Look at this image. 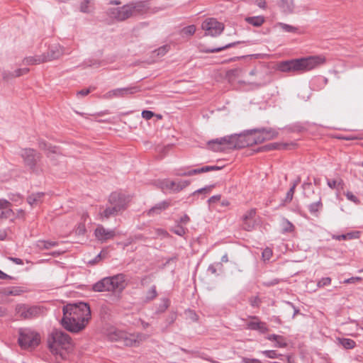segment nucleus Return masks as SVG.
<instances>
[{
  "mask_svg": "<svg viewBox=\"0 0 363 363\" xmlns=\"http://www.w3.org/2000/svg\"><path fill=\"white\" fill-rule=\"evenodd\" d=\"M62 313V326L74 333L84 330L91 316L90 307L84 302L68 303L63 306Z\"/></svg>",
  "mask_w": 363,
  "mask_h": 363,
  "instance_id": "nucleus-1",
  "label": "nucleus"
},
{
  "mask_svg": "<svg viewBox=\"0 0 363 363\" xmlns=\"http://www.w3.org/2000/svg\"><path fill=\"white\" fill-rule=\"evenodd\" d=\"M326 62L324 55H311L279 62L277 69L282 72L303 73L314 69Z\"/></svg>",
  "mask_w": 363,
  "mask_h": 363,
  "instance_id": "nucleus-2",
  "label": "nucleus"
},
{
  "mask_svg": "<svg viewBox=\"0 0 363 363\" xmlns=\"http://www.w3.org/2000/svg\"><path fill=\"white\" fill-rule=\"evenodd\" d=\"M147 4L143 1H131L120 7L110 8L107 10V16L117 21H123L126 19L140 15L146 12Z\"/></svg>",
  "mask_w": 363,
  "mask_h": 363,
  "instance_id": "nucleus-3",
  "label": "nucleus"
},
{
  "mask_svg": "<svg viewBox=\"0 0 363 363\" xmlns=\"http://www.w3.org/2000/svg\"><path fill=\"white\" fill-rule=\"evenodd\" d=\"M48 345L50 352L59 354L62 359L73 350L70 336L62 330H53L48 337Z\"/></svg>",
  "mask_w": 363,
  "mask_h": 363,
  "instance_id": "nucleus-4",
  "label": "nucleus"
},
{
  "mask_svg": "<svg viewBox=\"0 0 363 363\" xmlns=\"http://www.w3.org/2000/svg\"><path fill=\"white\" fill-rule=\"evenodd\" d=\"M125 286V276L121 273L100 279L93 284L92 290L96 292H121Z\"/></svg>",
  "mask_w": 363,
  "mask_h": 363,
  "instance_id": "nucleus-5",
  "label": "nucleus"
},
{
  "mask_svg": "<svg viewBox=\"0 0 363 363\" xmlns=\"http://www.w3.org/2000/svg\"><path fill=\"white\" fill-rule=\"evenodd\" d=\"M128 198L122 193L112 192L108 197L110 206L106 207L101 216L106 218L116 216L120 212L125 211L128 207Z\"/></svg>",
  "mask_w": 363,
  "mask_h": 363,
  "instance_id": "nucleus-6",
  "label": "nucleus"
},
{
  "mask_svg": "<svg viewBox=\"0 0 363 363\" xmlns=\"http://www.w3.org/2000/svg\"><path fill=\"white\" fill-rule=\"evenodd\" d=\"M45 313V308L38 305L18 303L15 306V315L21 320L38 318Z\"/></svg>",
  "mask_w": 363,
  "mask_h": 363,
  "instance_id": "nucleus-7",
  "label": "nucleus"
},
{
  "mask_svg": "<svg viewBox=\"0 0 363 363\" xmlns=\"http://www.w3.org/2000/svg\"><path fill=\"white\" fill-rule=\"evenodd\" d=\"M18 342L22 349H33L40 344V336L38 332L31 328H20Z\"/></svg>",
  "mask_w": 363,
  "mask_h": 363,
  "instance_id": "nucleus-8",
  "label": "nucleus"
},
{
  "mask_svg": "<svg viewBox=\"0 0 363 363\" xmlns=\"http://www.w3.org/2000/svg\"><path fill=\"white\" fill-rule=\"evenodd\" d=\"M234 138L233 135H226L208 140L206 144L208 148L213 152H224L226 149H235Z\"/></svg>",
  "mask_w": 363,
  "mask_h": 363,
  "instance_id": "nucleus-9",
  "label": "nucleus"
},
{
  "mask_svg": "<svg viewBox=\"0 0 363 363\" xmlns=\"http://www.w3.org/2000/svg\"><path fill=\"white\" fill-rule=\"evenodd\" d=\"M201 28L205 30L206 35L216 37L220 35L223 31L224 25L216 18H209L202 23Z\"/></svg>",
  "mask_w": 363,
  "mask_h": 363,
  "instance_id": "nucleus-10",
  "label": "nucleus"
},
{
  "mask_svg": "<svg viewBox=\"0 0 363 363\" xmlns=\"http://www.w3.org/2000/svg\"><path fill=\"white\" fill-rule=\"evenodd\" d=\"M250 130H245L240 134H234L235 137V149H241L248 146H252L256 145V140H255L254 131L249 132Z\"/></svg>",
  "mask_w": 363,
  "mask_h": 363,
  "instance_id": "nucleus-11",
  "label": "nucleus"
},
{
  "mask_svg": "<svg viewBox=\"0 0 363 363\" xmlns=\"http://www.w3.org/2000/svg\"><path fill=\"white\" fill-rule=\"evenodd\" d=\"M21 156L23 158L25 164L29 167L32 170L35 169L37 163L42 157L41 154L33 148L23 149Z\"/></svg>",
  "mask_w": 363,
  "mask_h": 363,
  "instance_id": "nucleus-12",
  "label": "nucleus"
},
{
  "mask_svg": "<svg viewBox=\"0 0 363 363\" xmlns=\"http://www.w3.org/2000/svg\"><path fill=\"white\" fill-rule=\"evenodd\" d=\"M140 91L139 86H133L123 88H118L108 91L106 94V98H124L134 94Z\"/></svg>",
  "mask_w": 363,
  "mask_h": 363,
  "instance_id": "nucleus-13",
  "label": "nucleus"
},
{
  "mask_svg": "<svg viewBox=\"0 0 363 363\" xmlns=\"http://www.w3.org/2000/svg\"><path fill=\"white\" fill-rule=\"evenodd\" d=\"M94 235L97 240L105 242L108 240L113 239L116 235V233L114 230L106 229L103 225H99L95 229Z\"/></svg>",
  "mask_w": 363,
  "mask_h": 363,
  "instance_id": "nucleus-14",
  "label": "nucleus"
},
{
  "mask_svg": "<svg viewBox=\"0 0 363 363\" xmlns=\"http://www.w3.org/2000/svg\"><path fill=\"white\" fill-rule=\"evenodd\" d=\"M63 54V50L59 45H54L50 47L46 53L42 54L44 62H50L60 58Z\"/></svg>",
  "mask_w": 363,
  "mask_h": 363,
  "instance_id": "nucleus-15",
  "label": "nucleus"
},
{
  "mask_svg": "<svg viewBox=\"0 0 363 363\" xmlns=\"http://www.w3.org/2000/svg\"><path fill=\"white\" fill-rule=\"evenodd\" d=\"M250 318L254 320L247 323V329L251 330H257L259 331L261 333H265L268 331V328L267 327L266 323L260 321L257 316H250Z\"/></svg>",
  "mask_w": 363,
  "mask_h": 363,
  "instance_id": "nucleus-16",
  "label": "nucleus"
},
{
  "mask_svg": "<svg viewBox=\"0 0 363 363\" xmlns=\"http://www.w3.org/2000/svg\"><path fill=\"white\" fill-rule=\"evenodd\" d=\"M295 145L294 143H272L260 147H258L256 152H267L273 150H288Z\"/></svg>",
  "mask_w": 363,
  "mask_h": 363,
  "instance_id": "nucleus-17",
  "label": "nucleus"
},
{
  "mask_svg": "<svg viewBox=\"0 0 363 363\" xmlns=\"http://www.w3.org/2000/svg\"><path fill=\"white\" fill-rule=\"evenodd\" d=\"M11 203L6 199H0V218L7 219L14 215L11 208Z\"/></svg>",
  "mask_w": 363,
  "mask_h": 363,
  "instance_id": "nucleus-18",
  "label": "nucleus"
},
{
  "mask_svg": "<svg viewBox=\"0 0 363 363\" xmlns=\"http://www.w3.org/2000/svg\"><path fill=\"white\" fill-rule=\"evenodd\" d=\"M170 206V202L168 201H163L152 206L147 211L148 216H154L155 215L160 214L162 211L167 209Z\"/></svg>",
  "mask_w": 363,
  "mask_h": 363,
  "instance_id": "nucleus-19",
  "label": "nucleus"
},
{
  "mask_svg": "<svg viewBox=\"0 0 363 363\" xmlns=\"http://www.w3.org/2000/svg\"><path fill=\"white\" fill-rule=\"evenodd\" d=\"M38 147L40 150L45 151V154L48 157L51 156V154H60L57 147L52 146L50 144H48L46 141L41 139L38 140Z\"/></svg>",
  "mask_w": 363,
  "mask_h": 363,
  "instance_id": "nucleus-20",
  "label": "nucleus"
},
{
  "mask_svg": "<svg viewBox=\"0 0 363 363\" xmlns=\"http://www.w3.org/2000/svg\"><path fill=\"white\" fill-rule=\"evenodd\" d=\"M252 131L259 132V133H262L264 135V138H265V140H270L274 138H276L279 135L278 131L272 128H255V129H251L249 132H252Z\"/></svg>",
  "mask_w": 363,
  "mask_h": 363,
  "instance_id": "nucleus-21",
  "label": "nucleus"
},
{
  "mask_svg": "<svg viewBox=\"0 0 363 363\" xmlns=\"http://www.w3.org/2000/svg\"><path fill=\"white\" fill-rule=\"evenodd\" d=\"M244 43H245V41H235V42L228 43V44H227L224 46H221V47L213 48H205L200 49V52H203V53L218 52L223 51L224 50H226L228 48L235 47L238 44Z\"/></svg>",
  "mask_w": 363,
  "mask_h": 363,
  "instance_id": "nucleus-22",
  "label": "nucleus"
},
{
  "mask_svg": "<svg viewBox=\"0 0 363 363\" xmlns=\"http://www.w3.org/2000/svg\"><path fill=\"white\" fill-rule=\"evenodd\" d=\"M336 343L337 345L342 346L345 350H352L356 347L354 340L346 337H336Z\"/></svg>",
  "mask_w": 363,
  "mask_h": 363,
  "instance_id": "nucleus-23",
  "label": "nucleus"
},
{
  "mask_svg": "<svg viewBox=\"0 0 363 363\" xmlns=\"http://www.w3.org/2000/svg\"><path fill=\"white\" fill-rule=\"evenodd\" d=\"M43 192L33 193L27 197V202L31 206H37L43 202Z\"/></svg>",
  "mask_w": 363,
  "mask_h": 363,
  "instance_id": "nucleus-24",
  "label": "nucleus"
},
{
  "mask_svg": "<svg viewBox=\"0 0 363 363\" xmlns=\"http://www.w3.org/2000/svg\"><path fill=\"white\" fill-rule=\"evenodd\" d=\"M267 339L270 341H275V346L277 347L283 348L287 346L285 338L281 335L271 334L267 336Z\"/></svg>",
  "mask_w": 363,
  "mask_h": 363,
  "instance_id": "nucleus-25",
  "label": "nucleus"
},
{
  "mask_svg": "<svg viewBox=\"0 0 363 363\" xmlns=\"http://www.w3.org/2000/svg\"><path fill=\"white\" fill-rule=\"evenodd\" d=\"M281 233H292L295 230V226L294 224L289 221L288 219L283 218L281 223Z\"/></svg>",
  "mask_w": 363,
  "mask_h": 363,
  "instance_id": "nucleus-26",
  "label": "nucleus"
},
{
  "mask_svg": "<svg viewBox=\"0 0 363 363\" xmlns=\"http://www.w3.org/2000/svg\"><path fill=\"white\" fill-rule=\"evenodd\" d=\"M279 6L284 12L291 13L294 9V0H279Z\"/></svg>",
  "mask_w": 363,
  "mask_h": 363,
  "instance_id": "nucleus-27",
  "label": "nucleus"
},
{
  "mask_svg": "<svg viewBox=\"0 0 363 363\" xmlns=\"http://www.w3.org/2000/svg\"><path fill=\"white\" fill-rule=\"evenodd\" d=\"M245 21L255 27L261 26L264 22V18L262 16H250L245 18Z\"/></svg>",
  "mask_w": 363,
  "mask_h": 363,
  "instance_id": "nucleus-28",
  "label": "nucleus"
},
{
  "mask_svg": "<svg viewBox=\"0 0 363 363\" xmlns=\"http://www.w3.org/2000/svg\"><path fill=\"white\" fill-rule=\"evenodd\" d=\"M23 63L27 65H39L44 62L42 55H35L25 57L23 60Z\"/></svg>",
  "mask_w": 363,
  "mask_h": 363,
  "instance_id": "nucleus-29",
  "label": "nucleus"
},
{
  "mask_svg": "<svg viewBox=\"0 0 363 363\" xmlns=\"http://www.w3.org/2000/svg\"><path fill=\"white\" fill-rule=\"evenodd\" d=\"M40 250H48L58 245V242L51 240H38L36 244Z\"/></svg>",
  "mask_w": 363,
  "mask_h": 363,
  "instance_id": "nucleus-30",
  "label": "nucleus"
},
{
  "mask_svg": "<svg viewBox=\"0 0 363 363\" xmlns=\"http://www.w3.org/2000/svg\"><path fill=\"white\" fill-rule=\"evenodd\" d=\"M322 208H323V203H322V201H321V197L318 194V201L311 203L308 206V211L311 214L315 215L318 212V211L320 209H321Z\"/></svg>",
  "mask_w": 363,
  "mask_h": 363,
  "instance_id": "nucleus-31",
  "label": "nucleus"
},
{
  "mask_svg": "<svg viewBox=\"0 0 363 363\" xmlns=\"http://www.w3.org/2000/svg\"><path fill=\"white\" fill-rule=\"evenodd\" d=\"M157 296V287L152 285L150 289L147 291L146 295L143 299L144 303H149L153 301Z\"/></svg>",
  "mask_w": 363,
  "mask_h": 363,
  "instance_id": "nucleus-32",
  "label": "nucleus"
},
{
  "mask_svg": "<svg viewBox=\"0 0 363 363\" xmlns=\"http://www.w3.org/2000/svg\"><path fill=\"white\" fill-rule=\"evenodd\" d=\"M262 353L263 354V355H264L267 358H270V359L278 358L280 360L284 359V355L277 352V351H276V350H264L262 352Z\"/></svg>",
  "mask_w": 363,
  "mask_h": 363,
  "instance_id": "nucleus-33",
  "label": "nucleus"
},
{
  "mask_svg": "<svg viewBox=\"0 0 363 363\" xmlns=\"http://www.w3.org/2000/svg\"><path fill=\"white\" fill-rule=\"evenodd\" d=\"M178 182L166 180L162 182V189L170 190L171 191L175 193L179 192V191H176L177 187Z\"/></svg>",
  "mask_w": 363,
  "mask_h": 363,
  "instance_id": "nucleus-34",
  "label": "nucleus"
},
{
  "mask_svg": "<svg viewBox=\"0 0 363 363\" xmlns=\"http://www.w3.org/2000/svg\"><path fill=\"white\" fill-rule=\"evenodd\" d=\"M196 30V28L194 25H190L183 28L180 33L182 36H191L195 33Z\"/></svg>",
  "mask_w": 363,
  "mask_h": 363,
  "instance_id": "nucleus-35",
  "label": "nucleus"
},
{
  "mask_svg": "<svg viewBox=\"0 0 363 363\" xmlns=\"http://www.w3.org/2000/svg\"><path fill=\"white\" fill-rule=\"evenodd\" d=\"M171 231L177 235L184 236L186 233L187 229L182 225L177 223L174 227L171 228Z\"/></svg>",
  "mask_w": 363,
  "mask_h": 363,
  "instance_id": "nucleus-36",
  "label": "nucleus"
},
{
  "mask_svg": "<svg viewBox=\"0 0 363 363\" xmlns=\"http://www.w3.org/2000/svg\"><path fill=\"white\" fill-rule=\"evenodd\" d=\"M294 192H295L294 186H291L290 187V189H289V191H287L284 199L281 201V205L284 206L286 203H289L293 199Z\"/></svg>",
  "mask_w": 363,
  "mask_h": 363,
  "instance_id": "nucleus-37",
  "label": "nucleus"
},
{
  "mask_svg": "<svg viewBox=\"0 0 363 363\" xmlns=\"http://www.w3.org/2000/svg\"><path fill=\"white\" fill-rule=\"evenodd\" d=\"M223 268V264L220 262H216L211 264L208 267V272L212 274H217L218 270L222 271Z\"/></svg>",
  "mask_w": 363,
  "mask_h": 363,
  "instance_id": "nucleus-38",
  "label": "nucleus"
},
{
  "mask_svg": "<svg viewBox=\"0 0 363 363\" xmlns=\"http://www.w3.org/2000/svg\"><path fill=\"white\" fill-rule=\"evenodd\" d=\"M189 169V167L175 169L174 171V174L179 177H190Z\"/></svg>",
  "mask_w": 363,
  "mask_h": 363,
  "instance_id": "nucleus-39",
  "label": "nucleus"
},
{
  "mask_svg": "<svg viewBox=\"0 0 363 363\" xmlns=\"http://www.w3.org/2000/svg\"><path fill=\"white\" fill-rule=\"evenodd\" d=\"M221 168H222L221 167L213 165V166H204L201 168H197V169L199 171V173L201 174V173L208 172L210 171L220 170V169H221Z\"/></svg>",
  "mask_w": 363,
  "mask_h": 363,
  "instance_id": "nucleus-40",
  "label": "nucleus"
},
{
  "mask_svg": "<svg viewBox=\"0 0 363 363\" xmlns=\"http://www.w3.org/2000/svg\"><path fill=\"white\" fill-rule=\"evenodd\" d=\"M327 184L330 189H337L340 185H343V181L341 179L338 181L335 179H328Z\"/></svg>",
  "mask_w": 363,
  "mask_h": 363,
  "instance_id": "nucleus-41",
  "label": "nucleus"
},
{
  "mask_svg": "<svg viewBox=\"0 0 363 363\" xmlns=\"http://www.w3.org/2000/svg\"><path fill=\"white\" fill-rule=\"evenodd\" d=\"M279 26L284 31L287 33H296L298 30L296 27L284 23H280Z\"/></svg>",
  "mask_w": 363,
  "mask_h": 363,
  "instance_id": "nucleus-42",
  "label": "nucleus"
},
{
  "mask_svg": "<svg viewBox=\"0 0 363 363\" xmlns=\"http://www.w3.org/2000/svg\"><path fill=\"white\" fill-rule=\"evenodd\" d=\"M89 4V0H83L80 4V11L84 13H90Z\"/></svg>",
  "mask_w": 363,
  "mask_h": 363,
  "instance_id": "nucleus-43",
  "label": "nucleus"
},
{
  "mask_svg": "<svg viewBox=\"0 0 363 363\" xmlns=\"http://www.w3.org/2000/svg\"><path fill=\"white\" fill-rule=\"evenodd\" d=\"M249 302L252 307L258 308L260 306L262 301L258 296H251L249 298Z\"/></svg>",
  "mask_w": 363,
  "mask_h": 363,
  "instance_id": "nucleus-44",
  "label": "nucleus"
},
{
  "mask_svg": "<svg viewBox=\"0 0 363 363\" xmlns=\"http://www.w3.org/2000/svg\"><path fill=\"white\" fill-rule=\"evenodd\" d=\"M331 278L330 277H323L322 279H320L318 282H317V286L318 288H322V287H324L325 286H329L331 284Z\"/></svg>",
  "mask_w": 363,
  "mask_h": 363,
  "instance_id": "nucleus-45",
  "label": "nucleus"
},
{
  "mask_svg": "<svg viewBox=\"0 0 363 363\" xmlns=\"http://www.w3.org/2000/svg\"><path fill=\"white\" fill-rule=\"evenodd\" d=\"M256 215V209L255 208H251L249 211H247L243 216L242 219V220H252L253 218Z\"/></svg>",
  "mask_w": 363,
  "mask_h": 363,
  "instance_id": "nucleus-46",
  "label": "nucleus"
},
{
  "mask_svg": "<svg viewBox=\"0 0 363 363\" xmlns=\"http://www.w3.org/2000/svg\"><path fill=\"white\" fill-rule=\"evenodd\" d=\"M255 227L254 223L250 220H242V228L247 231H251Z\"/></svg>",
  "mask_w": 363,
  "mask_h": 363,
  "instance_id": "nucleus-47",
  "label": "nucleus"
},
{
  "mask_svg": "<svg viewBox=\"0 0 363 363\" xmlns=\"http://www.w3.org/2000/svg\"><path fill=\"white\" fill-rule=\"evenodd\" d=\"M253 135L255 137V140H256V145L257 144H261L264 143L265 140V138H264V135L259 132H253Z\"/></svg>",
  "mask_w": 363,
  "mask_h": 363,
  "instance_id": "nucleus-48",
  "label": "nucleus"
},
{
  "mask_svg": "<svg viewBox=\"0 0 363 363\" xmlns=\"http://www.w3.org/2000/svg\"><path fill=\"white\" fill-rule=\"evenodd\" d=\"M190 184V182L188 180H179L178 181L177 187L176 191H181L185 187L188 186Z\"/></svg>",
  "mask_w": 363,
  "mask_h": 363,
  "instance_id": "nucleus-49",
  "label": "nucleus"
},
{
  "mask_svg": "<svg viewBox=\"0 0 363 363\" xmlns=\"http://www.w3.org/2000/svg\"><path fill=\"white\" fill-rule=\"evenodd\" d=\"M262 258L264 259V260H269L272 256V250L269 248V247H266L263 251H262Z\"/></svg>",
  "mask_w": 363,
  "mask_h": 363,
  "instance_id": "nucleus-50",
  "label": "nucleus"
},
{
  "mask_svg": "<svg viewBox=\"0 0 363 363\" xmlns=\"http://www.w3.org/2000/svg\"><path fill=\"white\" fill-rule=\"evenodd\" d=\"M30 69L28 68H22V69H17L14 71V77H18L22 75L26 74L28 73Z\"/></svg>",
  "mask_w": 363,
  "mask_h": 363,
  "instance_id": "nucleus-51",
  "label": "nucleus"
},
{
  "mask_svg": "<svg viewBox=\"0 0 363 363\" xmlns=\"http://www.w3.org/2000/svg\"><path fill=\"white\" fill-rule=\"evenodd\" d=\"M214 187V185H210V186H206L203 188H201L198 190H196L194 193H193V195H196V194H199V193H208L211 191V190Z\"/></svg>",
  "mask_w": 363,
  "mask_h": 363,
  "instance_id": "nucleus-52",
  "label": "nucleus"
},
{
  "mask_svg": "<svg viewBox=\"0 0 363 363\" xmlns=\"http://www.w3.org/2000/svg\"><path fill=\"white\" fill-rule=\"evenodd\" d=\"M345 196L347 197V199L355 203H359V200L358 199V198L354 196L352 192L351 191H347L345 193Z\"/></svg>",
  "mask_w": 363,
  "mask_h": 363,
  "instance_id": "nucleus-53",
  "label": "nucleus"
},
{
  "mask_svg": "<svg viewBox=\"0 0 363 363\" xmlns=\"http://www.w3.org/2000/svg\"><path fill=\"white\" fill-rule=\"evenodd\" d=\"M2 78L4 80L9 81L13 78H14V74L13 72H11L10 71H3L2 72Z\"/></svg>",
  "mask_w": 363,
  "mask_h": 363,
  "instance_id": "nucleus-54",
  "label": "nucleus"
},
{
  "mask_svg": "<svg viewBox=\"0 0 363 363\" xmlns=\"http://www.w3.org/2000/svg\"><path fill=\"white\" fill-rule=\"evenodd\" d=\"M141 115L143 118L150 120L154 116L155 113L152 111L144 110L142 111Z\"/></svg>",
  "mask_w": 363,
  "mask_h": 363,
  "instance_id": "nucleus-55",
  "label": "nucleus"
},
{
  "mask_svg": "<svg viewBox=\"0 0 363 363\" xmlns=\"http://www.w3.org/2000/svg\"><path fill=\"white\" fill-rule=\"evenodd\" d=\"M168 50H169V46L163 45V46L159 48L155 52H157V55H164V54H166L168 52Z\"/></svg>",
  "mask_w": 363,
  "mask_h": 363,
  "instance_id": "nucleus-56",
  "label": "nucleus"
},
{
  "mask_svg": "<svg viewBox=\"0 0 363 363\" xmlns=\"http://www.w3.org/2000/svg\"><path fill=\"white\" fill-rule=\"evenodd\" d=\"M190 221V218L188 215L184 214L182 217L180 218L179 221L177 223L181 225H186Z\"/></svg>",
  "mask_w": 363,
  "mask_h": 363,
  "instance_id": "nucleus-57",
  "label": "nucleus"
},
{
  "mask_svg": "<svg viewBox=\"0 0 363 363\" xmlns=\"http://www.w3.org/2000/svg\"><path fill=\"white\" fill-rule=\"evenodd\" d=\"M347 239H357L359 237V232L354 231L346 234Z\"/></svg>",
  "mask_w": 363,
  "mask_h": 363,
  "instance_id": "nucleus-58",
  "label": "nucleus"
},
{
  "mask_svg": "<svg viewBox=\"0 0 363 363\" xmlns=\"http://www.w3.org/2000/svg\"><path fill=\"white\" fill-rule=\"evenodd\" d=\"M151 280H152L151 275H145L141 278L140 284L142 286H145L148 282L151 281Z\"/></svg>",
  "mask_w": 363,
  "mask_h": 363,
  "instance_id": "nucleus-59",
  "label": "nucleus"
},
{
  "mask_svg": "<svg viewBox=\"0 0 363 363\" xmlns=\"http://www.w3.org/2000/svg\"><path fill=\"white\" fill-rule=\"evenodd\" d=\"M76 232L79 235H84L86 232L85 225L84 224H79Z\"/></svg>",
  "mask_w": 363,
  "mask_h": 363,
  "instance_id": "nucleus-60",
  "label": "nucleus"
},
{
  "mask_svg": "<svg viewBox=\"0 0 363 363\" xmlns=\"http://www.w3.org/2000/svg\"><path fill=\"white\" fill-rule=\"evenodd\" d=\"M362 280V278L361 277H351V278H349V279H347L344 281V283L345 284H353L354 283L355 281H360Z\"/></svg>",
  "mask_w": 363,
  "mask_h": 363,
  "instance_id": "nucleus-61",
  "label": "nucleus"
},
{
  "mask_svg": "<svg viewBox=\"0 0 363 363\" xmlns=\"http://www.w3.org/2000/svg\"><path fill=\"white\" fill-rule=\"evenodd\" d=\"M243 363H261V362L258 359L255 358H243Z\"/></svg>",
  "mask_w": 363,
  "mask_h": 363,
  "instance_id": "nucleus-62",
  "label": "nucleus"
},
{
  "mask_svg": "<svg viewBox=\"0 0 363 363\" xmlns=\"http://www.w3.org/2000/svg\"><path fill=\"white\" fill-rule=\"evenodd\" d=\"M241 72H242L241 69L235 68V69L229 70L228 74V75L238 76Z\"/></svg>",
  "mask_w": 363,
  "mask_h": 363,
  "instance_id": "nucleus-63",
  "label": "nucleus"
},
{
  "mask_svg": "<svg viewBox=\"0 0 363 363\" xmlns=\"http://www.w3.org/2000/svg\"><path fill=\"white\" fill-rule=\"evenodd\" d=\"M9 259H10L11 261H12L13 263H15L16 264H18V265L23 264V261L20 258L10 257H9Z\"/></svg>",
  "mask_w": 363,
  "mask_h": 363,
  "instance_id": "nucleus-64",
  "label": "nucleus"
}]
</instances>
